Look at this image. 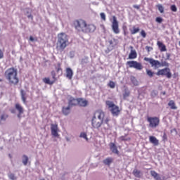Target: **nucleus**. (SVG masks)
<instances>
[{
	"label": "nucleus",
	"instance_id": "ea45409f",
	"mask_svg": "<svg viewBox=\"0 0 180 180\" xmlns=\"http://www.w3.org/2000/svg\"><path fill=\"white\" fill-rule=\"evenodd\" d=\"M119 139L120 140V141H127L129 140H130V139H127L126 138V136H122L119 138Z\"/></svg>",
	"mask_w": 180,
	"mask_h": 180
},
{
	"label": "nucleus",
	"instance_id": "a19ab883",
	"mask_svg": "<svg viewBox=\"0 0 180 180\" xmlns=\"http://www.w3.org/2000/svg\"><path fill=\"white\" fill-rule=\"evenodd\" d=\"M163 20H164L161 17H157L155 19V22H157V23H162Z\"/></svg>",
	"mask_w": 180,
	"mask_h": 180
},
{
	"label": "nucleus",
	"instance_id": "412c9836",
	"mask_svg": "<svg viewBox=\"0 0 180 180\" xmlns=\"http://www.w3.org/2000/svg\"><path fill=\"white\" fill-rule=\"evenodd\" d=\"M128 58L129 60H134L137 58V52L136 50H131Z\"/></svg>",
	"mask_w": 180,
	"mask_h": 180
},
{
	"label": "nucleus",
	"instance_id": "dca6fc26",
	"mask_svg": "<svg viewBox=\"0 0 180 180\" xmlns=\"http://www.w3.org/2000/svg\"><path fill=\"white\" fill-rule=\"evenodd\" d=\"M77 105L82 108H85L86 106H88V101L84 98H79Z\"/></svg>",
	"mask_w": 180,
	"mask_h": 180
},
{
	"label": "nucleus",
	"instance_id": "4468645a",
	"mask_svg": "<svg viewBox=\"0 0 180 180\" xmlns=\"http://www.w3.org/2000/svg\"><path fill=\"white\" fill-rule=\"evenodd\" d=\"M15 108L18 112V114L17 115L18 119H22V115L25 113V110L23 109V107L20 103H15Z\"/></svg>",
	"mask_w": 180,
	"mask_h": 180
},
{
	"label": "nucleus",
	"instance_id": "f8f14e48",
	"mask_svg": "<svg viewBox=\"0 0 180 180\" xmlns=\"http://www.w3.org/2000/svg\"><path fill=\"white\" fill-rule=\"evenodd\" d=\"M95 30H96V26L95 25L86 23L83 33H94Z\"/></svg>",
	"mask_w": 180,
	"mask_h": 180
},
{
	"label": "nucleus",
	"instance_id": "cd10ccee",
	"mask_svg": "<svg viewBox=\"0 0 180 180\" xmlns=\"http://www.w3.org/2000/svg\"><path fill=\"white\" fill-rule=\"evenodd\" d=\"M168 106H169V108L173 110L178 109V107H176V105H175V101H174V100H171L169 101Z\"/></svg>",
	"mask_w": 180,
	"mask_h": 180
},
{
	"label": "nucleus",
	"instance_id": "39448f33",
	"mask_svg": "<svg viewBox=\"0 0 180 180\" xmlns=\"http://www.w3.org/2000/svg\"><path fill=\"white\" fill-rule=\"evenodd\" d=\"M106 105L108 106L109 109H110V112L113 116H119V115H120V109H119V106L115 105L113 101H107Z\"/></svg>",
	"mask_w": 180,
	"mask_h": 180
},
{
	"label": "nucleus",
	"instance_id": "5fc2aeb1",
	"mask_svg": "<svg viewBox=\"0 0 180 180\" xmlns=\"http://www.w3.org/2000/svg\"><path fill=\"white\" fill-rule=\"evenodd\" d=\"M166 56H167V60L169 59V57H171V54L170 53H166Z\"/></svg>",
	"mask_w": 180,
	"mask_h": 180
},
{
	"label": "nucleus",
	"instance_id": "9b49d317",
	"mask_svg": "<svg viewBox=\"0 0 180 180\" xmlns=\"http://www.w3.org/2000/svg\"><path fill=\"white\" fill-rule=\"evenodd\" d=\"M110 122V118H109V117H107L103 120L102 130H103L105 133H106L108 130H110V129H112V125L109 124Z\"/></svg>",
	"mask_w": 180,
	"mask_h": 180
},
{
	"label": "nucleus",
	"instance_id": "4be33fe9",
	"mask_svg": "<svg viewBox=\"0 0 180 180\" xmlns=\"http://www.w3.org/2000/svg\"><path fill=\"white\" fill-rule=\"evenodd\" d=\"M110 148L114 154H119V150H117V146H116V144H115L114 143H110Z\"/></svg>",
	"mask_w": 180,
	"mask_h": 180
},
{
	"label": "nucleus",
	"instance_id": "49530a36",
	"mask_svg": "<svg viewBox=\"0 0 180 180\" xmlns=\"http://www.w3.org/2000/svg\"><path fill=\"white\" fill-rule=\"evenodd\" d=\"M100 16L103 20H106V15L104 14V13H101Z\"/></svg>",
	"mask_w": 180,
	"mask_h": 180
},
{
	"label": "nucleus",
	"instance_id": "a211bd4d",
	"mask_svg": "<svg viewBox=\"0 0 180 180\" xmlns=\"http://www.w3.org/2000/svg\"><path fill=\"white\" fill-rule=\"evenodd\" d=\"M66 78L68 79H72V77L74 75V72H72V69L71 68H67L66 70Z\"/></svg>",
	"mask_w": 180,
	"mask_h": 180
},
{
	"label": "nucleus",
	"instance_id": "e433bc0d",
	"mask_svg": "<svg viewBox=\"0 0 180 180\" xmlns=\"http://www.w3.org/2000/svg\"><path fill=\"white\" fill-rule=\"evenodd\" d=\"M114 42H116V39H113L112 40H110L109 41L110 46H112V47H115V46H116V44H117V43L114 44Z\"/></svg>",
	"mask_w": 180,
	"mask_h": 180
},
{
	"label": "nucleus",
	"instance_id": "13d9d810",
	"mask_svg": "<svg viewBox=\"0 0 180 180\" xmlns=\"http://www.w3.org/2000/svg\"><path fill=\"white\" fill-rule=\"evenodd\" d=\"M131 49H133V46H131Z\"/></svg>",
	"mask_w": 180,
	"mask_h": 180
},
{
	"label": "nucleus",
	"instance_id": "1a4fd4ad",
	"mask_svg": "<svg viewBox=\"0 0 180 180\" xmlns=\"http://www.w3.org/2000/svg\"><path fill=\"white\" fill-rule=\"evenodd\" d=\"M111 27H112V32L115 34H119V33H120V29H119V22L117 21L116 16L112 17Z\"/></svg>",
	"mask_w": 180,
	"mask_h": 180
},
{
	"label": "nucleus",
	"instance_id": "5701e85b",
	"mask_svg": "<svg viewBox=\"0 0 180 180\" xmlns=\"http://www.w3.org/2000/svg\"><path fill=\"white\" fill-rule=\"evenodd\" d=\"M157 45L159 47L160 51L162 52L167 51V46L162 42L158 41L157 42Z\"/></svg>",
	"mask_w": 180,
	"mask_h": 180
},
{
	"label": "nucleus",
	"instance_id": "72a5a7b5",
	"mask_svg": "<svg viewBox=\"0 0 180 180\" xmlns=\"http://www.w3.org/2000/svg\"><path fill=\"white\" fill-rule=\"evenodd\" d=\"M108 86L111 88V89H113L116 86V84H115L113 81H110L109 83L108 84Z\"/></svg>",
	"mask_w": 180,
	"mask_h": 180
},
{
	"label": "nucleus",
	"instance_id": "9d476101",
	"mask_svg": "<svg viewBox=\"0 0 180 180\" xmlns=\"http://www.w3.org/2000/svg\"><path fill=\"white\" fill-rule=\"evenodd\" d=\"M156 75H165L167 78H171L172 77V73H171V70L169 68H165L164 69L159 70L157 72Z\"/></svg>",
	"mask_w": 180,
	"mask_h": 180
},
{
	"label": "nucleus",
	"instance_id": "c9c22d12",
	"mask_svg": "<svg viewBox=\"0 0 180 180\" xmlns=\"http://www.w3.org/2000/svg\"><path fill=\"white\" fill-rule=\"evenodd\" d=\"M158 11L160 12V13H164V7L161 4L158 5Z\"/></svg>",
	"mask_w": 180,
	"mask_h": 180
},
{
	"label": "nucleus",
	"instance_id": "a18cd8bd",
	"mask_svg": "<svg viewBox=\"0 0 180 180\" xmlns=\"http://www.w3.org/2000/svg\"><path fill=\"white\" fill-rule=\"evenodd\" d=\"M162 67H169V63H168V62L165 61L162 63H161Z\"/></svg>",
	"mask_w": 180,
	"mask_h": 180
},
{
	"label": "nucleus",
	"instance_id": "4d7b16f0",
	"mask_svg": "<svg viewBox=\"0 0 180 180\" xmlns=\"http://www.w3.org/2000/svg\"><path fill=\"white\" fill-rule=\"evenodd\" d=\"M166 94H167V93H166L165 91H163V92H162V95H166Z\"/></svg>",
	"mask_w": 180,
	"mask_h": 180
},
{
	"label": "nucleus",
	"instance_id": "6e6d98bb",
	"mask_svg": "<svg viewBox=\"0 0 180 180\" xmlns=\"http://www.w3.org/2000/svg\"><path fill=\"white\" fill-rule=\"evenodd\" d=\"M127 31H123V34H124V36H127Z\"/></svg>",
	"mask_w": 180,
	"mask_h": 180
},
{
	"label": "nucleus",
	"instance_id": "473e14b6",
	"mask_svg": "<svg viewBox=\"0 0 180 180\" xmlns=\"http://www.w3.org/2000/svg\"><path fill=\"white\" fill-rule=\"evenodd\" d=\"M146 74L150 77V78H153V77H154V72H153L151 70L147 69Z\"/></svg>",
	"mask_w": 180,
	"mask_h": 180
},
{
	"label": "nucleus",
	"instance_id": "f704fd0d",
	"mask_svg": "<svg viewBox=\"0 0 180 180\" xmlns=\"http://www.w3.org/2000/svg\"><path fill=\"white\" fill-rule=\"evenodd\" d=\"M56 70L57 72H60V71H63V69H61V63H58L57 64V67H56Z\"/></svg>",
	"mask_w": 180,
	"mask_h": 180
},
{
	"label": "nucleus",
	"instance_id": "f03ea898",
	"mask_svg": "<svg viewBox=\"0 0 180 180\" xmlns=\"http://www.w3.org/2000/svg\"><path fill=\"white\" fill-rule=\"evenodd\" d=\"M68 46V36L62 32L58 34V41L56 43V50L58 51H64Z\"/></svg>",
	"mask_w": 180,
	"mask_h": 180
},
{
	"label": "nucleus",
	"instance_id": "aec40b11",
	"mask_svg": "<svg viewBox=\"0 0 180 180\" xmlns=\"http://www.w3.org/2000/svg\"><path fill=\"white\" fill-rule=\"evenodd\" d=\"M68 105L70 106H77V105H78V98L70 97L68 101Z\"/></svg>",
	"mask_w": 180,
	"mask_h": 180
},
{
	"label": "nucleus",
	"instance_id": "6e6552de",
	"mask_svg": "<svg viewBox=\"0 0 180 180\" xmlns=\"http://www.w3.org/2000/svg\"><path fill=\"white\" fill-rule=\"evenodd\" d=\"M126 64L129 68H135V70H138V71H141L143 69V65L136 60L127 61Z\"/></svg>",
	"mask_w": 180,
	"mask_h": 180
},
{
	"label": "nucleus",
	"instance_id": "bb28decb",
	"mask_svg": "<svg viewBox=\"0 0 180 180\" xmlns=\"http://www.w3.org/2000/svg\"><path fill=\"white\" fill-rule=\"evenodd\" d=\"M104 165H108V167L110 166V164L113 162V158H107L104 160H103Z\"/></svg>",
	"mask_w": 180,
	"mask_h": 180
},
{
	"label": "nucleus",
	"instance_id": "7c9ffc66",
	"mask_svg": "<svg viewBox=\"0 0 180 180\" xmlns=\"http://www.w3.org/2000/svg\"><path fill=\"white\" fill-rule=\"evenodd\" d=\"M130 96V91L129 89H125L124 92L123 94V98L124 99H126V98H129Z\"/></svg>",
	"mask_w": 180,
	"mask_h": 180
},
{
	"label": "nucleus",
	"instance_id": "58836bf2",
	"mask_svg": "<svg viewBox=\"0 0 180 180\" xmlns=\"http://www.w3.org/2000/svg\"><path fill=\"white\" fill-rule=\"evenodd\" d=\"M141 36L143 38L146 39V37H147V33H146V31H144V30H142L141 31Z\"/></svg>",
	"mask_w": 180,
	"mask_h": 180
},
{
	"label": "nucleus",
	"instance_id": "864d4df0",
	"mask_svg": "<svg viewBox=\"0 0 180 180\" xmlns=\"http://www.w3.org/2000/svg\"><path fill=\"white\" fill-rule=\"evenodd\" d=\"M30 41H34V38H33V37L30 36Z\"/></svg>",
	"mask_w": 180,
	"mask_h": 180
},
{
	"label": "nucleus",
	"instance_id": "2f4dec72",
	"mask_svg": "<svg viewBox=\"0 0 180 180\" xmlns=\"http://www.w3.org/2000/svg\"><path fill=\"white\" fill-rule=\"evenodd\" d=\"M22 164L24 165H27V162H29V158H27V156L26 155H24L22 156Z\"/></svg>",
	"mask_w": 180,
	"mask_h": 180
},
{
	"label": "nucleus",
	"instance_id": "c85d7f7f",
	"mask_svg": "<svg viewBox=\"0 0 180 180\" xmlns=\"http://www.w3.org/2000/svg\"><path fill=\"white\" fill-rule=\"evenodd\" d=\"M133 175L136 177V178H141V172H140L139 170L135 169L133 171Z\"/></svg>",
	"mask_w": 180,
	"mask_h": 180
},
{
	"label": "nucleus",
	"instance_id": "8fccbe9b",
	"mask_svg": "<svg viewBox=\"0 0 180 180\" xmlns=\"http://www.w3.org/2000/svg\"><path fill=\"white\" fill-rule=\"evenodd\" d=\"M122 30H123V32H126L127 30V27L126 25H124L122 27Z\"/></svg>",
	"mask_w": 180,
	"mask_h": 180
},
{
	"label": "nucleus",
	"instance_id": "603ef678",
	"mask_svg": "<svg viewBox=\"0 0 180 180\" xmlns=\"http://www.w3.org/2000/svg\"><path fill=\"white\" fill-rule=\"evenodd\" d=\"M51 74L52 77H53V76H56V71L52 70V71L51 72Z\"/></svg>",
	"mask_w": 180,
	"mask_h": 180
},
{
	"label": "nucleus",
	"instance_id": "20e7f679",
	"mask_svg": "<svg viewBox=\"0 0 180 180\" xmlns=\"http://www.w3.org/2000/svg\"><path fill=\"white\" fill-rule=\"evenodd\" d=\"M73 26L75 30H77V32H82V33H84V30L86 27V21L84 19L75 20L73 22Z\"/></svg>",
	"mask_w": 180,
	"mask_h": 180
},
{
	"label": "nucleus",
	"instance_id": "6ab92c4d",
	"mask_svg": "<svg viewBox=\"0 0 180 180\" xmlns=\"http://www.w3.org/2000/svg\"><path fill=\"white\" fill-rule=\"evenodd\" d=\"M150 175L155 180H164V178H162L161 176L154 170L150 171Z\"/></svg>",
	"mask_w": 180,
	"mask_h": 180
},
{
	"label": "nucleus",
	"instance_id": "a878e982",
	"mask_svg": "<svg viewBox=\"0 0 180 180\" xmlns=\"http://www.w3.org/2000/svg\"><path fill=\"white\" fill-rule=\"evenodd\" d=\"M129 32L131 34H136L139 33V32H140V27H136L135 25H134L132 28L129 29Z\"/></svg>",
	"mask_w": 180,
	"mask_h": 180
},
{
	"label": "nucleus",
	"instance_id": "4c0bfd02",
	"mask_svg": "<svg viewBox=\"0 0 180 180\" xmlns=\"http://www.w3.org/2000/svg\"><path fill=\"white\" fill-rule=\"evenodd\" d=\"M80 137H82V139H85V140H86V141H88V136H86V133L82 132L80 134Z\"/></svg>",
	"mask_w": 180,
	"mask_h": 180
},
{
	"label": "nucleus",
	"instance_id": "f257e3e1",
	"mask_svg": "<svg viewBox=\"0 0 180 180\" xmlns=\"http://www.w3.org/2000/svg\"><path fill=\"white\" fill-rule=\"evenodd\" d=\"M103 119H105V112L102 110L95 111L91 120V126L94 129H99L103 124Z\"/></svg>",
	"mask_w": 180,
	"mask_h": 180
},
{
	"label": "nucleus",
	"instance_id": "3c124183",
	"mask_svg": "<svg viewBox=\"0 0 180 180\" xmlns=\"http://www.w3.org/2000/svg\"><path fill=\"white\" fill-rule=\"evenodd\" d=\"M134 8L135 9H140V6H139V5H134Z\"/></svg>",
	"mask_w": 180,
	"mask_h": 180
},
{
	"label": "nucleus",
	"instance_id": "c756f323",
	"mask_svg": "<svg viewBox=\"0 0 180 180\" xmlns=\"http://www.w3.org/2000/svg\"><path fill=\"white\" fill-rule=\"evenodd\" d=\"M9 117V115L6 113H4L1 115H0V122H5L6 119Z\"/></svg>",
	"mask_w": 180,
	"mask_h": 180
},
{
	"label": "nucleus",
	"instance_id": "2eb2a0df",
	"mask_svg": "<svg viewBox=\"0 0 180 180\" xmlns=\"http://www.w3.org/2000/svg\"><path fill=\"white\" fill-rule=\"evenodd\" d=\"M52 78L53 80H50L49 77H45L43 79V82H44V84H47L48 85H53L56 81H57V78L56 76H52Z\"/></svg>",
	"mask_w": 180,
	"mask_h": 180
},
{
	"label": "nucleus",
	"instance_id": "37998d69",
	"mask_svg": "<svg viewBox=\"0 0 180 180\" xmlns=\"http://www.w3.org/2000/svg\"><path fill=\"white\" fill-rule=\"evenodd\" d=\"M8 178L11 180H15L16 179V176H15V174H10L8 175Z\"/></svg>",
	"mask_w": 180,
	"mask_h": 180
},
{
	"label": "nucleus",
	"instance_id": "423d86ee",
	"mask_svg": "<svg viewBox=\"0 0 180 180\" xmlns=\"http://www.w3.org/2000/svg\"><path fill=\"white\" fill-rule=\"evenodd\" d=\"M144 61H147L148 63H150L151 67L154 68V70H158V68H161V67H162L161 62L151 58L146 57L144 58Z\"/></svg>",
	"mask_w": 180,
	"mask_h": 180
},
{
	"label": "nucleus",
	"instance_id": "f3484780",
	"mask_svg": "<svg viewBox=\"0 0 180 180\" xmlns=\"http://www.w3.org/2000/svg\"><path fill=\"white\" fill-rule=\"evenodd\" d=\"M20 95H21V99L22 101V103L26 105L27 103V94H26V91L23 89L20 90Z\"/></svg>",
	"mask_w": 180,
	"mask_h": 180
},
{
	"label": "nucleus",
	"instance_id": "b1692460",
	"mask_svg": "<svg viewBox=\"0 0 180 180\" xmlns=\"http://www.w3.org/2000/svg\"><path fill=\"white\" fill-rule=\"evenodd\" d=\"M149 141L150 143H151L152 144H154L155 146H158V144H160L158 139H157L155 136H149Z\"/></svg>",
	"mask_w": 180,
	"mask_h": 180
},
{
	"label": "nucleus",
	"instance_id": "c03bdc74",
	"mask_svg": "<svg viewBox=\"0 0 180 180\" xmlns=\"http://www.w3.org/2000/svg\"><path fill=\"white\" fill-rule=\"evenodd\" d=\"M162 140L163 141H167L168 137L167 136V134L165 132L162 136Z\"/></svg>",
	"mask_w": 180,
	"mask_h": 180
},
{
	"label": "nucleus",
	"instance_id": "de8ad7c7",
	"mask_svg": "<svg viewBox=\"0 0 180 180\" xmlns=\"http://www.w3.org/2000/svg\"><path fill=\"white\" fill-rule=\"evenodd\" d=\"M146 50H147L148 53H150V50H153V47L146 46Z\"/></svg>",
	"mask_w": 180,
	"mask_h": 180
},
{
	"label": "nucleus",
	"instance_id": "0eeeda50",
	"mask_svg": "<svg viewBox=\"0 0 180 180\" xmlns=\"http://www.w3.org/2000/svg\"><path fill=\"white\" fill-rule=\"evenodd\" d=\"M147 122H149V127L155 129L160 126V117H148Z\"/></svg>",
	"mask_w": 180,
	"mask_h": 180
},
{
	"label": "nucleus",
	"instance_id": "ddd939ff",
	"mask_svg": "<svg viewBox=\"0 0 180 180\" xmlns=\"http://www.w3.org/2000/svg\"><path fill=\"white\" fill-rule=\"evenodd\" d=\"M51 131L53 137H58V125L57 124H52L51 125Z\"/></svg>",
	"mask_w": 180,
	"mask_h": 180
},
{
	"label": "nucleus",
	"instance_id": "7ed1b4c3",
	"mask_svg": "<svg viewBox=\"0 0 180 180\" xmlns=\"http://www.w3.org/2000/svg\"><path fill=\"white\" fill-rule=\"evenodd\" d=\"M6 78L9 81L10 84L16 85L19 84V78H18V70L15 68H8L5 72Z\"/></svg>",
	"mask_w": 180,
	"mask_h": 180
},
{
	"label": "nucleus",
	"instance_id": "09e8293b",
	"mask_svg": "<svg viewBox=\"0 0 180 180\" xmlns=\"http://www.w3.org/2000/svg\"><path fill=\"white\" fill-rule=\"evenodd\" d=\"M1 58H4V51L0 49V60H1Z\"/></svg>",
	"mask_w": 180,
	"mask_h": 180
},
{
	"label": "nucleus",
	"instance_id": "393cba45",
	"mask_svg": "<svg viewBox=\"0 0 180 180\" xmlns=\"http://www.w3.org/2000/svg\"><path fill=\"white\" fill-rule=\"evenodd\" d=\"M70 112H71V108L70 105H68V107H63L62 113H63L65 116L70 115Z\"/></svg>",
	"mask_w": 180,
	"mask_h": 180
},
{
	"label": "nucleus",
	"instance_id": "79ce46f5",
	"mask_svg": "<svg viewBox=\"0 0 180 180\" xmlns=\"http://www.w3.org/2000/svg\"><path fill=\"white\" fill-rule=\"evenodd\" d=\"M170 9L171 11H172V12H176L177 11L176 6L175 5L171 6Z\"/></svg>",
	"mask_w": 180,
	"mask_h": 180
}]
</instances>
